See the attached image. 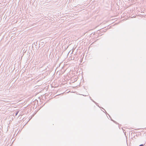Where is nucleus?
<instances>
[{
    "mask_svg": "<svg viewBox=\"0 0 146 146\" xmlns=\"http://www.w3.org/2000/svg\"><path fill=\"white\" fill-rule=\"evenodd\" d=\"M131 135L133 137L132 139L135 140L137 137V133L135 132V131L132 132L131 133Z\"/></svg>",
    "mask_w": 146,
    "mask_h": 146,
    "instance_id": "obj_1",
    "label": "nucleus"
},
{
    "mask_svg": "<svg viewBox=\"0 0 146 146\" xmlns=\"http://www.w3.org/2000/svg\"><path fill=\"white\" fill-rule=\"evenodd\" d=\"M145 145V144H141L140 145H139V146H144Z\"/></svg>",
    "mask_w": 146,
    "mask_h": 146,
    "instance_id": "obj_2",
    "label": "nucleus"
},
{
    "mask_svg": "<svg viewBox=\"0 0 146 146\" xmlns=\"http://www.w3.org/2000/svg\"><path fill=\"white\" fill-rule=\"evenodd\" d=\"M111 121H112L114 122L115 123H117L116 121H114V120H112V119H111Z\"/></svg>",
    "mask_w": 146,
    "mask_h": 146,
    "instance_id": "obj_3",
    "label": "nucleus"
},
{
    "mask_svg": "<svg viewBox=\"0 0 146 146\" xmlns=\"http://www.w3.org/2000/svg\"><path fill=\"white\" fill-rule=\"evenodd\" d=\"M18 112H19V111L17 112L16 113L15 115H16L17 114Z\"/></svg>",
    "mask_w": 146,
    "mask_h": 146,
    "instance_id": "obj_4",
    "label": "nucleus"
},
{
    "mask_svg": "<svg viewBox=\"0 0 146 146\" xmlns=\"http://www.w3.org/2000/svg\"><path fill=\"white\" fill-rule=\"evenodd\" d=\"M140 134H141V133H140V132H139V133H138V134H137V136H138V135H140Z\"/></svg>",
    "mask_w": 146,
    "mask_h": 146,
    "instance_id": "obj_5",
    "label": "nucleus"
},
{
    "mask_svg": "<svg viewBox=\"0 0 146 146\" xmlns=\"http://www.w3.org/2000/svg\"><path fill=\"white\" fill-rule=\"evenodd\" d=\"M125 131V130H124L123 131V132H124V133H126V132Z\"/></svg>",
    "mask_w": 146,
    "mask_h": 146,
    "instance_id": "obj_6",
    "label": "nucleus"
},
{
    "mask_svg": "<svg viewBox=\"0 0 146 146\" xmlns=\"http://www.w3.org/2000/svg\"><path fill=\"white\" fill-rule=\"evenodd\" d=\"M134 16H133V17H132H132H136V16H135V17H134Z\"/></svg>",
    "mask_w": 146,
    "mask_h": 146,
    "instance_id": "obj_7",
    "label": "nucleus"
},
{
    "mask_svg": "<svg viewBox=\"0 0 146 146\" xmlns=\"http://www.w3.org/2000/svg\"><path fill=\"white\" fill-rule=\"evenodd\" d=\"M93 101L95 103H96V102H95L93 100Z\"/></svg>",
    "mask_w": 146,
    "mask_h": 146,
    "instance_id": "obj_8",
    "label": "nucleus"
}]
</instances>
